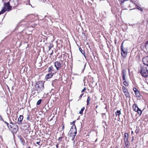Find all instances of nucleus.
<instances>
[{
  "label": "nucleus",
  "mask_w": 148,
  "mask_h": 148,
  "mask_svg": "<svg viewBox=\"0 0 148 148\" xmlns=\"http://www.w3.org/2000/svg\"><path fill=\"white\" fill-rule=\"evenodd\" d=\"M44 88V83L43 82L39 81L36 84L35 88L36 89L37 93L42 91Z\"/></svg>",
  "instance_id": "f257e3e1"
},
{
  "label": "nucleus",
  "mask_w": 148,
  "mask_h": 148,
  "mask_svg": "<svg viewBox=\"0 0 148 148\" xmlns=\"http://www.w3.org/2000/svg\"><path fill=\"white\" fill-rule=\"evenodd\" d=\"M10 125L8 127L13 133L15 134L16 133L18 130V127L17 125L15 123L12 122H10Z\"/></svg>",
  "instance_id": "f03ea898"
},
{
  "label": "nucleus",
  "mask_w": 148,
  "mask_h": 148,
  "mask_svg": "<svg viewBox=\"0 0 148 148\" xmlns=\"http://www.w3.org/2000/svg\"><path fill=\"white\" fill-rule=\"evenodd\" d=\"M123 42L121 46V56L123 57H125L127 53L128 48L127 47H124L123 45Z\"/></svg>",
  "instance_id": "7ed1b4c3"
},
{
  "label": "nucleus",
  "mask_w": 148,
  "mask_h": 148,
  "mask_svg": "<svg viewBox=\"0 0 148 148\" xmlns=\"http://www.w3.org/2000/svg\"><path fill=\"white\" fill-rule=\"evenodd\" d=\"M70 132L71 134L70 137H72V139L73 140L75 138L77 134L76 128L75 125L71 126L70 130Z\"/></svg>",
  "instance_id": "20e7f679"
},
{
  "label": "nucleus",
  "mask_w": 148,
  "mask_h": 148,
  "mask_svg": "<svg viewBox=\"0 0 148 148\" xmlns=\"http://www.w3.org/2000/svg\"><path fill=\"white\" fill-rule=\"evenodd\" d=\"M140 73L142 76L144 77L148 76V66L142 67Z\"/></svg>",
  "instance_id": "39448f33"
},
{
  "label": "nucleus",
  "mask_w": 148,
  "mask_h": 148,
  "mask_svg": "<svg viewBox=\"0 0 148 148\" xmlns=\"http://www.w3.org/2000/svg\"><path fill=\"white\" fill-rule=\"evenodd\" d=\"M12 6L8 2L7 3H4V6L3 8H4L5 11H7L9 12L12 10Z\"/></svg>",
  "instance_id": "423d86ee"
},
{
  "label": "nucleus",
  "mask_w": 148,
  "mask_h": 148,
  "mask_svg": "<svg viewBox=\"0 0 148 148\" xmlns=\"http://www.w3.org/2000/svg\"><path fill=\"white\" fill-rule=\"evenodd\" d=\"M8 2L13 7L17 6L18 5V3L16 0H10Z\"/></svg>",
  "instance_id": "0eeeda50"
},
{
  "label": "nucleus",
  "mask_w": 148,
  "mask_h": 148,
  "mask_svg": "<svg viewBox=\"0 0 148 148\" xmlns=\"http://www.w3.org/2000/svg\"><path fill=\"white\" fill-rule=\"evenodd\" d=\"M122 77H123V80H124L123 81V84L124 85L126 86H129V83H128L126 81L125 77V74L124 72V71L123 70L122 71Z\"/></svg>",
  "instance_id": "6e6552de"
},
{
  "label": "nucleus",
  "mask_w": 148,
  "mask_h": 148,
  "mask_svg": "<svg viewBox=\"0 0 148 148\" xmlns=\"http://www.w3.org/2000/svg\"><path fill=\"white\" fill-rule=\"evenodd\" d=\"M54 65L57 70H59L62 66L61 64L58 61L56 62Z\"/></svg>",
  "instance_id": "1a4fd4ad"
},
{
  "label": "nucleus",
  "mask_w": 148,
  "mask_h": 148,
  "mask_svg": "<svg viewBox=\"0 0 148 148\" xmlns=\"http://www.w3.org/2000/svg\"><path fill=\"white\" fill-rule=\"evenodd\" d=\"M143 64L147 66H148V56H147L143 58Z\"/></svg>",
  "instance_id": "9d476101"
},
{
  "label": "nucleus",
  "mask_w": 148,
  "mask_h": 148,
  "mask_svg": "<svg viewBox=\"0 0 148 148\" xmlns=\"http://www.w3.org/2000/svg\"><path fill=\"white\" fill-rule=\"evenodd\" d=\"M53 75L54 73H51L47 74L46 75L45 77L46 79L47 80L48 79L51 78L53 76Z\"/></svg>",
  "instance_id": "9b49d317"
},
{
  "label": "nucleus",
  "mask_w": 148,
  "mask_h": 148,
  "mask_svg": "<svg viewBox=\"0 0 148 148\" xmlns=\"http://www.w3.org/2000/svg\"><path fill=\"white\" fill-rule=\"evenodd\" d=\"M133 90L134 92L135 95L137 97H139L140 96V94L139 91L135 88H134Z\"/></svg>",
  "instance_id": "f8f14e48"
},
{
  "label": "nucleus",
  "mask_w": 148,
  "mask_h": 148,
  "mask_svg": "<svg viewBox=\"0 0 148 148\" xmlns=\"http://www.w3.org/2000/svg\"><path fill=\"white\" fill-rule=\"evenodd\" d=\"M23 118V116L20 115L18 119L17 123L19 124H21Z\"/></svg>",
  "instance_id": "ddd939ff"
},
{
  "label": "nucleus",
  "mask_w": 148,
  "mask_h": 148,
  "mask_svg": "<svg viewBox=\"0 0 148 148\" xmlns=\"http://www.w3.org/2000/svg\"><path fill=\"white\" fill-rule=\"evenodd\" d=\"M18 138H19L21 143L23 145H24L25 143V142L24 139L23 138H22L21 136H19Z\"/></svg>",
  "instance_id": "4468645a"
},
{
  "label": "nucleus",
  "mask_w": 148,
  "mask_h": 148,
  "mask_svg": "<svg viewBox=\"0 0 148 148\" xmlns=\"http://www.w3.org/2000/svg\"><path fill=\"white\" fill-rule=\"evenodd\" d=\"M133 107H134V111L136 112L138 110L139 108L138 107L137 105L136 104H134Z\"/></svg>",
  "instance_id": "2eb2a0df"
},
{
  "label": "nucleus",
  "mask_w": 148,
  "mask_h": 148,
  "mask_svg": "<svg viewBox=\"0 0 148 148\" xmlns=\"http://www.w3.org/2000/svg\"><path fill=\"white\" fill-rule=\"evenodd\" d=\"M53 71V67L52 66H51L48 68V71L49 73H50L52 71Z\"/></svg>",
  "instance_id": "dca6fc26"
},
{
  "label": "nucleus",
  "mask_w": 148,
  "mask_h": 148,
  "mask_svg": "<svg viewBox=\"0 0 148 148\" xmlns=\"http://www.w3.org/2000/svg\"><path fill=\"white\" fill-rule=\"evenodd\" d=\"M79 50L81 52V53L83 54V55L84 56L85 58H86V53H85V52L84 51H83L81 49V47H79Z\"/></svg>",
  "instance_id": "f3484780"
},
{
  "label": "nucleus",
  "mask_w": 148,
  "mask_h": 148,
  "mask_svg": "<svg viewBox=\"0 0 148 148\" xmlns=\"http://www.w3.org/2000/svg\"><path fill=\"white\" fill-rule=\"evenodd\" d=\"M123 91L126 97H128L129 96V93L128 92L127 89L123 90Z\"/></svg>",
  "instance_id": "a211bd4d"
},
{
  "label": "nucleus",
  "mask_w": 148,
  "mask_h": 148,
  "mask_svg": "<svg viewBox=\"0 0 148 148\" xmlns=\"http://www.w3.org/2000/svg\"><path fill=\"white\" fill-rule=\"evenodd\" d=\"M128 134L127 133H125L124 134L123 137H124V140H126L128 139Z\"/></svg>",
  "instance_id": "6ab92c4d"
},
{
  "label": "nucleus",
  "mask_w": 148,
  "mask_h": 148,
  "mask_svg": "<svg viewBox=\"0 0 148 148\" xmlns=\"http://www.w3.org/2000/svg\"><path fill=\"white\" fill-rule=\"evenodd\" d=\"M32 95H34L36 93V92H37L36 89H33L32 90Z\"/></svg>",
  "instance_id": "aec40b11"
},
{
  "label": "nucleus",
  "mask_w": 148,
  "mask_h": 148,
  "mask_svg": "<svg viewBox=\"0 0 148 148\" xmlns=\"http://www.w3.org/2000/svg\"><path fill=\"white\" fill-rule=\"evenodd\" d=\"M103 127L104 128L107 129L108 127L107 125V123L106 121H103Z\"/></svg>",
  "instance_id": "412c9836"
},
{
  "label": "nucleus",
  "mask_w": 148,
  "mask_h": 148,
  "mask_svg": "<svg viewBox=\"0 0 148 148\" xmlns=\"http://www.w3.org/2000/svg\"><path fill=\"white\" fill-rule=\"evenodd\" d=\"M0 117H1V119L6 124H7L8 127H9V126L10 125V124H9L8 122H6V121H4L3 120V118H2V117L0 116Z\"/></svg>",
  "instance_id": "4be33fe9"
},
{
  "label": "nucleus",
  "mask_w": 148,
  "mask_h": 148,
  "mask_svg": "<svg viewBox=\"0 0 148 148\" xmlns=\"http://www.w3.org/2000/svg\"><path fill=\"white\" fill-rule=\"evenodd\" d=\"M85 109V108L84 107H82L81 110L79 112V113L80 114H83V111L84 110V109Z\"/></svg>",
  "instance_id": "5701e85b"
},
{
  "label": "nucleus",
  "mask_w": 148,
  "mask_h": 148,
  "mask_svg": "<svg viewBox=\"0 0 148 148\" xmlns=\"http://www.w3.org/2000/svg\"><path fill=\"white\" fill-rule=\"evenodd\" d=\"M5 12V10L4 8H2L1 11L0 12V15L1 14H3Z\"/></svg>",
  "instance_id": "b1692460"
},
{
  "label": "nucleus",
  "mask_w": 148,
  "mask_h": 148,
  "mask_svg": "<svg viewBox=\"0 0 148 148\" xmlns=\"http://www.w3.org/2000/svg\"><path fill=\"white\" fill-rule=\"evenodd\" d=\"M115 114L116 115H118L119 116L121 114V111L120 110H117L115 112Z\"/></svg>",
  "instance_id": "393cba45"
},
{
  "label": "nucleus",
  "mask_w": 148,
  "mask_h": 148,
  "mask_svg": "<svg viewBox=\"0 0 148 148\" xmlns=\"http://www.w3.org/2000/svg\"><path fill=\"white\" fill-rule=\"evenodd\" d=\"M53 45L51 43H50V45L49 46V50H50L53 47Z\"/></svg>",
  "instance_id": "a878e982"
},
{
  "label": "nucleus",
  "mask_w": 148,
  "mask_h": 148,
  "mask_svg": "<svg viewBox=\"0 0 148 148\" xmlns=\"http://www.w3.org/2000/svg\"><path fill=\"white\" fill-rule=\"evenodd\" d=\"M136 112H138V114H139V115H140L142 113V111L139 108V110Z\"/></svg>",
  "instance_id": "bb28decb"
},
{
  "label": "nucleus",
  "mask_w": 148,
  "mask_h": 148,
  "mask_svg": "<svg viewBox=\"0 0 148 148\" xmlns=\"http://www.w3.org/2000/svg\"><path fill=\"white\" fill-rule=\"evenodd\" d=\"M145 46L146 48H148V41L145 42Z\"/></svg>",
  "instance_id": "cd10ccee"
},
{
  "label": "nucleus",
  "mask_w": 148,
  "mask_h": 148,
  "mask_svg": "<svg viewBox=\"0 0 148 148\" xmlns=\"http://www.w3.org/2000/svg\"><path fill=\"white\" fill-rule=\"evenodd\" d=\"M137 8L141 11H142L143 10V8H142L139 6H138V7H137Z\"/></svg>",
  "instance_id": "c85d7f7f"
},
{
  "label": "nucleus",
  "mask_w": 148,
  "mask_h": 148,
  "mask_svg": "<svg viewBox=\"0 0 148 148\" xmlns=\"http://www.w3.org/2000/svg\"><path fill=\"white\" fill-rule=\"evenodd\" d=\"M27 103V106H26V105H25V106H24V107H25H25H26V106H29V105H30V104L29 103V102H25V104H26V103Z\"/></svg>",
  "instance_id": "c756f323"
},
{
  "label": "nucleus",
  "mask_w": 148,
  "mask_h": 148,
  "mask_svg": "<svg viewBox=\"0 0 148 148\" xmlns=\"http://www.w3.org/2000/svg\"><path fill=\"white\" fill-rule=\"evenodd\" d=\"M62 130H64V124L63 123H62Z\"/></svg>",
  "instance_id": "7c9ffc66"
},
{
  "label": "nucleus",
  "mask_w": 148,
  "mask_h": 148,
  "mask_svg": "<svg viewBox=\"0 0 148 148\" xmlns=\"http://www.w3.org/2000/svg\"><path fill=\"white\" fill-rule=\"evenodd\" d=\"M55 80L53 81L52 83V86H54V84L55 83Z\"/></svg>",
  "instance_id": "2f4dec72"
},
{
  "label": "nucleus",
  "mask_w": 148,
  "mask_h": 148,
  "mask_svg": "<svg viewBox=\"0 0 148 148\" xmlns=\"http://www.w3.org/2000/svg\"><path fill=\"white\" fill-rule=\"evenodd\" d=\"M27 120H28V121H30V119L29 115H28L27 116Z\"/></svg>",
  "instance_id": "473e14b6"
},
{
  "label": "nucleus",
  "mask_w": 148,
  "mask_h": 148,
  "mask_svg": "<svg viewBox=\"0 0 148 148\" xmlns=\"http://www.w3.org/2000/svg\"><path fill=\"white\" fill-rule=\"evenodd\" d=\"M75 121H73V122H71L70 123V124L71 125H72L73 124H74L75 122Z\"/></svg>",
  "instance_id": "72a5a7b5"
},
{
  "label": "nucleus",
  "mask_w": 148,
  "mask_h": 148,
  "mask_svg": "<svg viewBox=\"0 0 148 148\" xmlns=\"http://www.w3.org/2000/svg\"><path fill=\"white\" fill-rule=\"evenodd\" d=\"M90 101V98L89 97H88L87 101L86 102H89Z\"/></svg>",
  "instance_id": "f704fd0d"
},
{
  "label": "nucleus",
  "mask_w": 148,
  "mask_h": 148,
  "mask_svg": "<svg viewBox=\"0 0 148 148\" xmlns=\"http://www.w3.org/2000/svg\"><path fill=\"white\" fill-rule=\"evenodd\" d=\"M125 147H127L128 145V143H125Z\"/></svg>",
  "instance_id": "c9c22d12"
},
{
  "label": "nucleus",
  "mask_w": 148,
  "mask_h": 148,
  "mask_svg": "<svg viewBox=\"0 0 148 148\" xmlns=\"http://www.w3.org/2000/svg\"><path fill=\"white\" fill-rule=\"evenodd\" d=\"M125 143H128L129 141H128V139H127V140H124Z\"/></svg>",
  "instance_id": "e433bc0d"
},
{
  "label": "nucleus",
  "mask_w": 148,
  "mask_h": 148,
  "mask_svg": "<svg viewBox=\"0 0 148 148\" xmlns=\"http://www.w3.org/2000/svg\"><path fill=\"white\" fill-rule=\"evenodd\" d=\"M126 89H127L125 87L123 86V90H125Z\"/></svg>",
  "instance_id": "4c0bfd02"
},
{
  "label": "nucleus",
  "mask_w": 148,
  "mask_h": 148,
  "mask_svg": "<svg viewBox=\"0 0 148 148\" xmlns=\"http://www.w3.org/2000/svg\"><path fill=\"white\" fill-rule=\"evenodd\" d=\"M62 137H60L58 138V140H61L62 139Z\"/></svg>",
  "instance_id": "58836bf2"
},
{
  "label": "nucleus",
  "mask_w": 148,
  "mask_h": 148,
  "mask_svg": "<svg viewBox=\"0 0 148 148\" xmlns=\"http://www.w3.org/2000/svg\"><path fill=\"white\" fill-rule=\"evenodd\" d=\"M8 106H9L10 108V107H13L12 106H12H11V105H10L9 103H8Z\"/></svg>",
  "instance_id": "ea45409f"
},
{
  "label": "nucleus",
  "mask_w": 148,
  "mask_h": 148,
  "mask_svg": "<svg viewBox=\"0 0 148 148\" xmlns=\"http://www.w3.org/2000/svg\"><path fill=\"white\" fill-rule=\"evenodd\" d=\"M83 94H81L79 97V98H81L82 97V96L83 95Z\"/></svg>",
  "instance_id": "a19ab883"
},
{
  "label": "nucleus",
  "mask_w": 148,
  "mask_h": 148,
  "mask_svg": "<svg viewBox=\"0 0 148 148\" xmlns=\"http://www.w3.org/2000/svg\"><path fill=\"white\" fill-rule=\"evenodd\" d=\"M41 102H37V105H38L40 104Z\"/></svg>",
  "instance_id": "79ce46f5"
},
{
  "label": "nucleus",
  "mask_w": 148,
  "mask_h": 148,
  "mask_svg": "<svg viewBox=\"0 0 148 148\" xmlns=\"http://www.w3.org/2000/svg\"><path fill=\"white\" fill-rule=\"evenodd\" d=\"M40 141L39 142H37L36 143L38 145H40Z\"/></svg>",
  "instance_id": "37998d69"
},
{
  "label": "nucleus",
  "mask_w": 148,
  "mask_h": 148,
  "mask_svg": "<svg viewBox=\"0 0 148 148\" xmlns=\"http://www.w3.org/2000/svg\"><path fill=\"white\" fill-rule=\"evenodd\" d=\"M56 148H58V144H57L56 145Z\"/></svg>",
  "instance_id": "c03bdc74"
},
{
  "label": "nucleus",
  "mask_w": 148,
  "mask_h": 148,
  "mask_svg": "<svg viewBox=\"0 0 148 148\" xmlns=\"http://www.w3.org/2000/svg\"><path fill=\"white\" fill-rule=\"evenodd\" d=\"M42 101V100L41 99H40L37 102H41Z\"/></svg>",
  "instance_id": "a18cd8bd"
},
{
  "label": "nucleus",
  "mask_w": 148,
  "mask_h": 148,
  "mask_svg": "<svg viewBox=\"0 0 148 148\" xmlns=\"http://www.w3.org/2000/svg\"><path fill=\"white\" fill-rule=\"evenodd\" d=\"M83 89L84 90V91H85L86 90V87H84Z\"/></svg>",
  "instance_id": "49530a36"
},
{
  "label": "nucleus",
  "mask_w": 148,
  "mask_h": 148,
  "mask_svg": "<svg viewBox=\"0 0 148 148\" xmlns=\"http://www.w3.org/2000/svg\"><path fill=\"white\" fill-rule=\"evenodd\" d=\"M53 51H52V53L50 54V55H51L52 54H53Z\"/></svg>",
  "instance_id": "de8ad7c7"
},
{
  "label": "nucleus",
  "mask_w": 148,
  "mask_h": 148,
  "mask_svg": "<svg viewBox=\"0 0 148 148\" xmlns=\"http://www.w3.org/2000/svg\"><path fill=\"white\" fill-rule=\"evenodd\" d=\"M89 103V102H87V106H88V105Z\"/></svg>",
  "instance_id": "09e8293b"
},
{
  "label": "nucleus",
  "mask_w": 148,
  "mask_h": 148,
  "mask_svg": "<svg viewBox=\"0 0 148 148\" xmlns=\"http://www.w3.org/2000/svg\"><path fill=\"white\" fill-rule=\"evenodd\" d=\"M84 90L83 89L81 91V92H84Z\"/></svg>",
  "instance_id": "8fccbe9b"
},
{
  "label": "nucleus",
  "mask_w": 148,
  "mask_h": 148,
  "mask_svg": "<svg viewBox=\"0 0 148 148\" xmlns=\"http://www.w3.org/2000/svg\"><path fill=\"white\" fill-rule=\"evenodd\" d=\"M133 139H134V137H132V140H131L132 141H133Z\"/></svg>",
  "instance_id": "3c124183"
},
{
  "label": "nucleus",
  "mask_w": 148,
  "mask_h": 148,
  "mask_svg": "<svg viewBox=\"0 0 148 148\" xmlns=\"http://www.w3.org/2000/svg\"><path fill=\"white\" fill-rule=\"evenodd\" d=\"M97 107H98V106H96L95 107V108L96 109L97 108Z\"/></svg>",
  "instance_id": "603ef678"
},
{
  "label": "nucleus",
  "mask_w": 148,
  "mask_h": 148,
  "mask_svg": "<svg viewBox=\"0 0 148 148\" xmlns=\"http://www.w3.org/2000/svg\"><path fill=\"white\" fill-rule=\"evenodd\" d=\"M124 148H128L127 147H124Z\"/></svg>",
  "instance_id": "864d4df0"
},
{
  "label": "nucleus",
  "mask_w": 148,
  "mask_h": 148,
  "mask_svg": "<svg viewBox=\"0 0 148 148\" xmlns=\"http://www.w3.org/2000/svg\"><path fill=\"white\" fill-rule=\"evenodd\" d=\"M49 103V102H48V103ZM49 103H51V102H49Z\"/></svg>",
  "instance_id": "5fc2aeb1"
},
{
  "label": "nucleus",
  "mask_w": 148,
  "mask_h": 148,
  "mask_svg": "<svg viewBox=\"0 0 148 148\" xmlns=\"http://www.w3.org/2000/svg\"><path fill=\"white\" fill-rule=\"evenodd\" d=\"M28 148H31V147H28Z\"/></svg>",
  "instance_id": "6e6d98bb"
},
{
  "label": "nucleus",
  "mask_w": 148,
  "mask_h": 148,
  "mask_svg": "<svg viewBox=\"0 0 148 148\" xmlns=\"http://www.w3.org/2000/svg\"><path fill=\"white\" fill-rule=\"evenodd\" d=\"M147 107L148 108V104H147Z\"/></svg>",
  "instance_id": "4d7b16f0"
},
{
  "label": "nucleus",
  "mask_w": 148,
  "mask_h": 148,
  "mask_svg": "<svg viewBox=\"0 0 148 148\" xmlns=\"http://www.w3.org/2000/svg\"><path fill=\"white\" fill-rule=\"evenodd\" d=\"M132 134L133 133V131H132Z\"/></svg>",
  "instance_id": "13d9d810"
},
{
  "label": "nucleus",
  "mask_w": 148,
  "mask_h": 148,
  "mask_svg": "<svg viewBox=\"0 0 148 148\" xmlns=\"http://www.w3.org/2000/svg\"><path fill=\"white\" fill-rule=\"evenodd\" d=\"M86 66V64H85V65H84V67Z\"/></svg>",
  "instance_id": "bf43d9fd"
},
{
  "label": "nucleus",
  "mask_w": 148,
  "mask_h": 148,
  "mask_svg": "<svg viewBox=\"0 0 148 148\" xmlns=\"http://www.w3.org/2000/svg\"><path fill=\"white\" fill-rule=\"evenodd\" d=\"M84 35H85V34L84 33Z\"/></svg>",
  "instance_id": "052dcab7"
},
{
  "label": "nucleus",
  "mask_w": 148,
  "mask_h": 148,
  "mask_svg": "<svg viewBox=\"0 0 148 148\" xmlns=\"http://www.w3.org/2000/svg\"><path fill=\"white\" fill-rule=\"evenodd\" d=\"M2 1L3 2V0H2Z\"/></svg>",
  "instance_id": "680f3d73"
}]
</instances>
